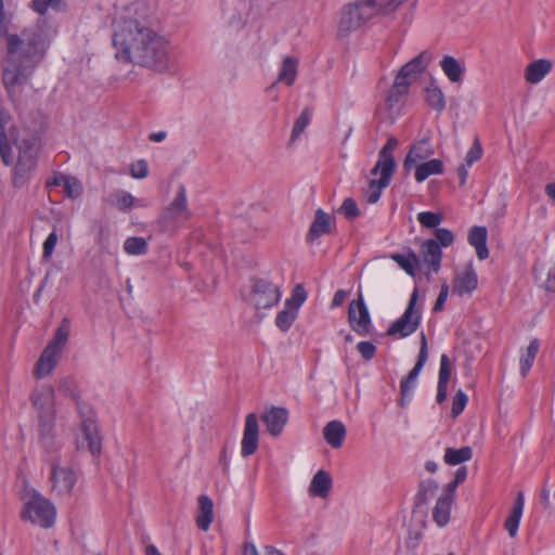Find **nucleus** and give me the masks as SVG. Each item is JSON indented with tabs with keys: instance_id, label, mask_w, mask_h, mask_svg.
<instances>
[{
	"instance_id": "f257e3e1",
	"label": "nucleus",
	"mask_w": 555,
	"mask_h": 555,
	"mask_svg": "<svg viewBox=\"0 0 555 555\" xmlns=\"http://www.w3.org/2000/svg\"><path fill=\"white\" fill-rule=\"evenodd\" d=\"M139 5L132 4L113 22L115 56L155 72L173 65L169 42L153 30L144 18L137 17Z\"/></svg>"
},
{
	"instance_id": "f03ea898",
	"label": "nucleus",
	"mask_w": 555,
	"mask_h": 555,
	"mask_svg": "<svg viewBox=\"0 0 555 555\" xmlns=\"http://www.w3.org/2000/svg\"><path fill=\"white\" fill-rule=\"evenodd\" d=\"M8 22L3 0H0V36L7 37L8 49L2 80L9 96L13 99L16 87L24 86L43 60L46 46L37 30L25 29L21 36L8 35Z\"/></svg>"
},
{
	"instance_id": "7ed1b4c3",
	"label": "nucleus",
	"mask_w": 555,
	"mask_h": 555,
	"mask_svg": "<svg viewBox=\"0 0 555 555\" xmlns=\"http://www.w3.org/2000/svg\"><path fill=\"white\" fill-rule=\"evenodd\" d=\"M397 146L398 140L395 137H390L378 153V159L372 168L371 175L376 176L379 173L380 177L378 179H372L365 191V197L370 204L378 202L383 190L390 183L391 177L396 170L393 151Z\"/></svg>"
},
{
	"instance_id": "20e7f679",
	"label": "nucleus",
	"mask_w": 555,
	"mask_h": 555,
	"mask_svg": "<svg viewBox=\"0 0 555 555\" xmlns=\"http://www.w3.org/2000/svg\"><path fill=\"white\" fill-rule=\"evenodd\" d=\"M69 334L70 321L67 318H64L56 328L53 338L39 357L34 370V374L37 378H43L54 370L61 353L68 341Z\"/></svg>"
},
{
	"instance_id": "39448f33",
	"label": "nucleus",
	"mask_w": 555,
	"mask_h": 555,
	"mask_svg": "<svg viewBox=\"0 0 555 555\" xmlns=\"http://www.w3.org/2000/svg\"><path fill=\"white\" fill-rule=\"evenodd\" d=\"M23 520L30 521L41 528H51L55 522V506L36 490L28 491L24 496L21 512Z\"/></svg>"
},
{
	"instance_id": "423d86ee",
	"label": "nucleus",
	"mask_w": 555,
	"mask_h": 555,
	"mask_svg": "<svg viewBox=\"0 0 555 555\" xmlns=\"http://www.w3.org/2000/svg\"><path fill=\"white\" fill-rule=\"evenodd\" d=\"M38 139L31 133L15 139L18 155L14 167L13 183L15 186L24 185L37 166Z\"/></svg>"
},
{
	"instance_id": "0eeeda50",
	"label": "nucleus",
	"mask_w": 555,
	"mask_h": 555,
	"mask_svg": "<svg viewBox=\"0 0 555 555\" xmlns=\"http://www.w3.org/2000/svg\"><path fill=\"white\" fill-rule=\"evenodd\" d=\"M377 16L379 14L371 0H356L341 9L338 31L341 35H348Z\"/></svg>"
},
{
	"instance_id": "6e6552de",
	"label": "nucleus",
	"mask_w": 555,
	"mask_h": 555,
	"mask_svg": "<svg viewBox=\"0 0 555 555\" xmlns=\"http://www.w3.org/2000/svg\"><path fill=\"white\" fill-rule=\"evenodd\" d=\"M191 218L188 205L186 189L183 184L178 186L175 198L166 206L157 219L163 232L175 231Z\"/></svg>"
},
{
	"instance_id": "1a4fd4ad",
	"label": "nucleus",
	"mask_w": 555,
	"mask_h": 555,
	"mask_svg": "<svg viewBox=\"0 0 555 555\" xmlns=\"http://www.w3.org/2000/svg\"><path fill=\"white\" fill-rule=\"evenodd\" d=\"M417 299L418 291L415 288L403 314L388 327V336L404 338L412 335L418 328L422 314L421 309H416Z\"/></svg>"
},
{
	"instance_id": "9d476101",
	"label": "nucleus",
	"mask_w": 555,
	"mask_h": 555,
	"mask_svg": "<svg viewBox=\"0 0 555 555\" xmlns=\"http://www.w3.org/2000/svg\"><path fill=\"white\" fill-rule=\"evenodd\" d=\"M281 299L279 286L266 279H253L249 295L250 304L257 309H270Z\"/></svg>"
},
{
	"instance_id": "9b49d317",
	"label": "nucleus",
	"mask_w": 555,
	"mask_h": 555,
	"mask_svg": "<svg viewBox=\"0 0 555 555\" xmlns=\"http://www.w3.org/2000/svg\"><path fill=\"white\" fill-rule=\"evenodd\" d=\"M51 490L57 495L69 494L76 482V472L68 466H62L60 460L56 456H51L49 460Z\"/></svg>"
},
{
	"instance_id": "f8f14e48",
	"label": "nucleus",
	"mask_w": 555,
	"mask_h": 555,
	"mask_svg": "<svg viewBox=\"0 0 555 555\" xmlns=\"http://www.w3.org/2000/svg\"><path fill=\"white\" fill-rule=\"evenodd\" d=\"M348 322L350 327L360 336H366L371 332V315L361 294L358 299L349 302Z\"/></svg>"
},
{
	"instance_id": "ddd939ff",
	"label": "nucleus",
	"mask_w": 555,
	"mask_h": 555,
	"mask_svg": "<svg viewBox=\"0 0 555 555\" xmlns=\"http://www.w3.org/2000/svg\"><path fill=\"white\" fill-rule=\"evenodd\" d=\"M431 57L428 52L423 51L415 57H413L410 62L404 64L395 80L398 82H402L405 85V88H410V86L417 79V76L428 66Z\"/></svg>"
},
{
	"instance_id": "4468645a",
	"label": "nucleus",
	"mask_w": 555,
	"mask_h": 555,
	"mask_svg": "<svg viewBox=\"0 0 555 555\" xmlns=\"http://www.w3.org/2000/svg\"><path fill=\"white\" fill-rule=\"evenodd\" d=\"M478 287V275L473 262L466 263L461 270L456 271L452 291L459 296L469 295Z\"/></svg>"
},
{
	"instance_id": "2eb2a0df",
	"label": "nucleus",
	"mask_w": 555,
	"mask_h": 555,
	"mask_svg": "<svg viewBox=\"0 0 555 555\" xmlns=\"http://www.w3.org/2000/svg\"><path fill=\"white\" fill-rule=\"evenodd\" d=\"M428 359L427 339L424 333L421 334V347L417 361L411 372L400 383L402 398L408 397L415 387L416 379Z\"/></svg>"
},
{
	"instance_id": "dca6fc26",
	"label": "nucleus",
	"mask_w": 555,
	"mask_h": 555,
	"mask_svg": "<svg viewBox=\"0 0 555 555\" xmlns=\"http://www.w3.org/2000/svg\"><path fill=\"white\" fill-rule=\"evenodd\" d=\"M259 426L255 413L246 415L243 438L241 441V454L243 457L253 455L258 449Z\"/></svg>"
},
{
	"instance_id": "f3484780",
	"label": "nucleus",
	"mask_w": 555,
	"mask_h": 555,
	"mask_svg": "<svg viewBox=\"0 0 555 555\" xmlns=\"http://www.w3.org/2000/svg\"><path fill=\"white\" fill-rule=\"evenodd\" d=\"M261 420L264 423L268 433L273 437H278L282 434L288 422V411L285 408L272 406L269 411L262 414Z\"/></svg>"
},
{
	"instance_id": "a211bd4d",
	"label": "nucleus",
	"mask_w": 555,
	"mask_h": 555,
	"mask_svg": "<svg viewBox=\"0 0 555 555\" xmlns=\"http://www.w3.org/2000/svg\"><path fill=\"white\" fill-rule=\"evenodd\" d=\"M334 227V220L330 214L322 209H317L313 221L309 228L306 240L308 243H312L322 235L330 234Z\"/></svg>"
},
{
	"instance_id": "6ab92c4d",
	"label": "nucleus",
	"mask_w": 555,
	"mask_h": 555,
	"mask_svg": "<svg viewBox=\"0 0 555 555\" xmlns=\"http://www.w3.org/2000/svg\"><path fill=\"white\" fill-rule=\"evenodd\" d=\"M37 416L40 441L46 449H50L53 446L56 410L37 412Z\"/></svg>"
},
{
	"instance_id": "aec40b11",
	"label": "nucleus",
	"mask_w": 555,
	"mask_h": 555,
	"mask_svg": "<svg viewBox=\"0 0 555 555\" xmlns=\"http://www.w3.org/2000/svg\"><path fill=\"white\" fill-rule=\"evenodd\" d=\"M409 89L402 82L393 81L385 101V106L389 113L390 122L400 114L403 101L408 95Z\"/></svg>"
},
{
	"instance_id": "412c9836",
	"label": "nucleus",
	"mask_w": 555,
	"mask_h": 555,
	"mask_svg": "<svg viewBox=\"0 0 555 555\" xmlns=\"http://www.w3.org/2000/svg\"><path fill=\"white\" fill-rule=\"evenodd\" d=\"M433 153L434 152L430 149L427 140H422L417 142L410 149L404 159V170L410 171L411 169H413L414 166L429 158L433 155Z\"/></svg>"
},
{
	"instance_id": "4be33fe9",
	"label": "nucleus",
	"mask_w": 555,
	"mask_h": 555,
	"mask_svg": "<svg viewBox=\"0 0 555 555\" xmlns=\"http://www.w3.org/2000/svg\"><path fill=\"white\" fill-rule=\"evenodd\" d=\"M108 205L117 208L120 211H128L134 205L138 207H144L145 204L141 199H137L129 192L125 190H115L106 198Z\"/></svg>"
},
{
	"instance_id": "5701e85b",
	"label": "nucleus",
	"mask_w": 555,
	"mask_h": 555,
	"mask_svg": "<svg viewBox=\"0 0 555 555\" xmlns=\"http://www.w3.org/2000/svg\"><path fill=\"white\" fill-rule=\"evenodd\" d=\"M198 512L196 515V526L202 531H207L214 520V503L212 500L206 495L201 494L197 499Z\"/></svg>"
},
{
	"instance_id": "b1692460",
	"label": "nucleus",
	"mask_w": 555,
	"mask_h": 555,
	"mask_svg": "<svg viewBox=\"0 0 555 555\" xmlns=\"http://www.w3.org/2000/svg\"><path fill=\"white\" fill-rule=\"evenodd\" d=\"M421 255L433 272H438L441 264L442 250L435 240H427L421 246Z\"/></svg>"
},
{
	"instance_id": "393cba45",
	"label": "nucleus",
	"mask_w": 555,
	"mask_h": 555,
	"mask_svg": "<svg viewBox=\"0 0 555 555\" xmlns=\"http://www.w3.org/2000/svg\"><path fill=\"white\" fill-rule=\"evenodd\" d=\"M54 389L50 385H43L31 395V403L37 412L55 409Z\"/></svg>"
},
{
	"instance_id": "a878e982",
	"label": "nucleus",
	"mask_w": 555,
	"mask_h": 555,
	"mask_svg": "<svg viewBox=\"0 0 555 555\" xmlns=\"http://www.w3.org/2000/svg\"><path fill=\"white\" fill-rule=\"evenodd\" d=\"M332 485L333 480L331 475L326 470L320 469L315 473L310 482L309 494L311 496L325 499L332 489Z\"/></svg>"
},
{
	"instance_id": "bb28decb",
	"label": "nucleus",
	"mask_w": 555,
	"mask_h": 555,
	"mask_svg": "<svg viewBox=\"0 0 555 555\" xmlns=\"http://www.w3.org/2000/svg\"><path fill=\"white\" fill-rule=\"evenodd\" d=\"M9 120L10 115L4 109L0 108V156L7 166L14 163L12 146L10 145L8 135L5 133V127Z\"/></svg>"
},
{
	"instance_id": "cd10ccee",
	"label": "nucleus",
	"mask_w": 555,
	"mask_h": 555,
	"mask_svg": "<svg viewBox=\"0 0 555 555\" xmlns=\"http://www.w3.org/2000/svg\"><path fill=\"white\" fill-rule=\"evenodd\" d=\"M346 433V426L340 421H331L323 429L325 441L334 449H338L343 446Z\"/></svg>"
},
{
	"instance_id": "c85d7f7f",
	"label": "nucleus",
	"mask_w": 555,
	"mask_h": 555,
	"mask_svg": "<svg viewBox=\"0 0 555 555\" xmlns=\"http://www.w3.org/2000/svg\"><path fill=\"white\" fill-rule=\"evenodd\" d=\"M525 506V496L522 492H519L516 496V500L513 504V508L507 516L504 527L507 530L511 538L516 537L519 522L522 516V511Z\"/></svg>"
},
{
	"instance_id": "c756f323",
	"label": "nucleus",
	"mask_w": 555,
	"mask_h": 555,
	"mask_svg": "<svg viewBox=\"0 0 555 555\" xmlns=\"http://www.w3.org/2000/svg\"><path fill=\"white\" fill-rule=\"evenodd\" d=\"M552 69L548 60L540 59L533 61L525 68V78L529 83H539Z\"/></svg>"
},
{
	"instance_id": "7c9ffc66",
	"label": "nucleus",
	"mask_w": 555,
	"mask_h": 555,
	"mask_svg": "<svg viewBox=\"0 0 555 555\" xmlns=\"http://www.w3.org/2000/svg\"><path fill=\"white\" fill-rule=\"evenodd\" d=\"M487 229L485 227H473L468 234V242L476 249V255L480 260L489 257L487 247Z\"/></svg>"
},
{
	"instance_id": "2f4dec72",
	"label": "nucleus",
	"mask_w": 555,
	"mask_h": 555,
	"mask_svg": "<svg viewBox=\"0 0 555 555\" xmlns=\"http://www.w3.org/2000/svg\"><path fill=\"white\" fill-rule=\"evenodd\" d=\"M82 431L85 440L88 442V449L93 455H99L101 452V437L98 427L91 417L82 421Z\"/></svg>"
},
{
	"instance_id": "473e14b6",
	"label": "nucleus",
	"mask_w": 555,
	"mask_h": 555,
	"mask_svg": "<svg viewBox=\"0 0 555 555\" xmlns=\"http://www.w3.org/2000/svg\"><path fill=\"white\" fill-rule=\"evenodd\" d=\"M415 169V180L421 183L434 175H441L443 172V164L440 159L433 158L427 162H422L413 167Z\"/></svg>"
},
{
	"instance_id": "72a5a7b5",
	"label": "nucleus",
	"mask_w": 555,
	"mask_h": 555,
	"mask_svg": "<svg viewBox=\"0 0 555 555\" xmlns=\"http://www.w3.org/2000/svg\"><path fill=\"white\" fill-rule=\"evenodd\" d=\"M540 349V341L538 338H533L530 340L529 346L521 353L519 364H520V374L522 377H526L529 373L530 369L533 365L534 359Z\"/></svg>"
},
{
	"instance_id": "f704fd0d",
	"label": "nucleus",
	"mask_w": 555,
	"mask_h": 555,
	"mask_svg": "<svg viewBox=\"0 0 555 555\" xmlns=\"http://www.w3.org/2000/svg\"><path fill=\"white\" fill-rule=\"evenodd\" d=\"M440 66L450 81L459 82L462 80L464 67L455 57L451 55H444L443 59L440 61Z\"/></svg>"
},
{
	"instance_id": "c9c22d12",
	"label": "nucleus",
	"mask_w": 555,
	"mask_h": 555,
	"mask_svg": "<svg viewBox=\"0 0 555 555\" xmlns=\"http://www.w3.org/2000/svg\"><path fill=\"white\" fill-rule=\"evenodd\" d=\"M473 449L468 446L460 449L447 448L443 455L446 464L455 466L472 460Z\"/></svg>"
},
{
	"instance_id": "e433bc0d",
	"label": "nucleus",
	"mask_w": 555,
	"mask_h": 555,
	"mask_svg": "<svg viewBox=\"0 0 555 555\" xmlns=\"http://www.w3.org/2000/svg\"><path fill=\"white\" fill-rule=\"evenodd\" d=\"M454 501L439 498L433 511V519L439 527H444L451 515V507Z\"/></svg>"
},
{
	"instance_id": "4c0bfd02",
	"label": "nucleus",
	"mask_w": 555,
	"mask_h": 555,
	"mask_svg": "<svg viewBox=\"0 0 555 555\" xmlns=\"http://www.w3.org/2000/svg\"><path fill=\"white\" fill-rule=\"evenodd\" d=\"M298 61L293 56H286L283 60L281 70L279 73L278 82L292 86L297 77Z\"/></svg>"
},
{
	"instance_id": "58836bf2",
	"label": "nucleus",
	"mask_w": 555,
	"mask_h": 555,
	"mask_svg": "<svg viewBox=\"0 0 555 555\" xmlns=\"http://www.w3.org/2000/svg\"><path fill=\"white\" fill-rule=\"evenodd\" d=\"M390 258L398 263V266L403 269L408 274H415V267L418 263V258L416 254L412 250L408 253V255L402 254H392Z\"/></svg>"
},
{
	"instance_id": "ea45409f",
	"label": "nucleus",
	"mask_w": 555,
	"mask_h": 555,
	"mask_svg": "<svg viewBox=\"0 0 555 555\" xmlns=\"http://www.w3.org/2000/svg\"><path fill=\"white\" fill-rule=\"evenodd\" d=\"M147 242L144 237L131 236L124 243V250L131 256L145 255L147 253Z\"/></svg>"
},
{
	"instance_id": "a19ab883",
	"label": "nucleus",
	"mask_w": 555,
	"mask_h": 555,
	"mask_svg": "<svg viewBox=\"0 0 555 555\" xmlns=\"http://www.w3.org/2000/svg\"><path fill=\"white\" fill-rule=\"evenodd\" d=\"M425 101L429 106L438 112L443 111L446 107L444 95L436 86H430L425 89Z\"/></svg>"
},
{
	"instance_id": "79ce46f5",
	"label": "nucleus",
	"mask_w": 555,
	"mask_h": 555,
	"mask_svg": "<svg viewBox=\"0 0 555 555\" xmlns=\"http://www.w3.org/2000/svg\"><path fill=\"white\" fill-rule=\"evenodd\" d=\"M297 311L294 308L284 305V309L281 310L275 318V325L282 331L287 332L293 325L297 318Z\"/></svg>"
},
{
	"instance_id": "37998d69",
	"label": "nucleus",
	"mask_w": 555,
	"mask_h": 555,
	"mask_svg": "<svg viewBox=\"0 0 555 555\" xmlns=\"http://www.w3.org/2000/svg\"><path fill=\"white\" fill-rule=\"evenodd\" d=\"M53 183L56 185H62L64 189V192L69 197H77L81 193V184L75 178L62 176L60 178H55Z\"/></svg>"
},
{
	"instance_id": "c03bdc74",
	"label": "nucleus",
	"mask_w": 555,
	"mask_h": 555,
	"mask_svg": "<svg viewBox=\"0 0 555 555\" xmlns=\"http://www.w3.org/2000/svg\"><path fill=\"white\" fill-rule=\"evenodd\" d=\"M311 116H312V109L310 107H306L301 112V114L295 120V124H294V127L292 130V135H291L292 141L297 140L300 137V134L305 131V129L311 121Z\"/></svg>"
},
{
	"instance_id": "a18cd8bd",
	"label": "nucleus",
	"mask_w": 555,
	"mask_h": 555,
	"mask_svg": "<svg viewBox=\"0 0 555 555\" xmlns=\"http://www.w3.org/2000/svg\"><path fill=\"white\" fill-rule=\"evenodd\" d=\"M438 482L434 479H427L421 482L417 493V500L421 503H426L429 498L434 496L438 490Z\"/></svg>"
},
{
	"instance_id": "49530a36",
	"label": "nucleus",
	"mask_w": 555,
	"mask_h": 555,
	"mask_svg": "<svg viewBox=\"0 0 555 555\" xmlns=\"http://www.w3.org/2000/svg\"><path fill=\"white\" fill-rule=\"evenodd\" d=\"M404 0H371L377 13L380 15H389L393 13Z\"/></svg>"
},
{
	"instance_id": "de8ad7c7",
	"label": "nucleus",
	"mask_w": 555,
	"mask_h": 555,
	"mask_svg": "<svg viewBox=\"0 0 555 555\" xmlns=\"http://www.w3.org/2000/svg\"><path fill=\"white\" fill-rule=\"evenodd\" d=\"M417 220L424 228L434 229L441 223L442 215L440 212L422 211L417 215Z\"/></svg>"
},
{
	"instance_id": "09e8293b",
	"label": "nucleus",
	"mask_w": 555,
	"mask_h": 555,
	"mask_svg": "<svg viewBox=\"0 0 555 555\" xmlns=\"http://www.w3.org/2000/svg\"><path fill=\"white\" fill-rule=\"evenodd\" d=\"M467 402V395L462 389H459L452 400L451 416L456 418L464 411Z\"/></svg>"
},
{
	"instance_id": "8fccbe9b",
	"label": "nucleus",
	"mask_w": 555,
	"mask_h": 555,
	"mask_svg": "<svg viewBox=\"0 0 555 555\" xmlns=\"http://www.w3.org/2000/svg\"><path fill=\"white\" fill-rule=\"evenodd\" d=\"M307 294L305 288L301 285H297L294 288L292 297L286 299L285 304L298 312L299 307L305 302Z\"/></svg>"
},
{
	"instance_id": "3c124183",
	"label": "nucleus",
	"mask_w": 555,
	"mask_h": 555,
	"mask_svg": "<svg viewBox=\"0 0 555 555\" xmlns=\"http://www.w3.org/2000/svg\"><path fill=\"white\" fill-rule=\"evenodd\" d=\"M451 377L450 360L447 354H442L440 359L438 385L448 386Z\"/></svg>"
},
{
	"instance_id": "603ef678",
	"label": "nucleus",
	"mask_w": 555,
	"mask_h": 555,
	"mask_svg": "<svg viewBox=\"0 0 555 555\" xmlns=\"http://www.w3.org/2000/svg\"><path fill=\"white\" fill-rule=\"evenodd\" d=\"M340 212L349 220H354L360 216V210L354 199L348 197L340 206Z\"/></svg>"
},
{
	"instance_id": "864d4df0",
	"label": "nucleus",
	"mask_w": 555,
	"mask_h": 555,
	"mask_svg": "<svg viewBox=\"0 0 555 555\" xmlns=\"http://www.w3.org/2000/svg\"><path fill=\"white\" fill-rule=\"evenodd\" d=\"M59 390L62 391L65 396L73 398L74 400L79 398L77 392V385L73 378L66 377L61 379L59 384Z\"/></svg>"
},
{
	"instance_id": "5fc2aeb1",
	"label": "nucleus",
	"mask_w": 555,
	"mask_h": 555,
	"mask_svg": "<svg viewBox=\"0 0 555 555\" xmlns=\"http://www.w3.org/2000/svg\"><path fill=\"white\" fill-rule=\"evenodd\" d=\"M435 236V241H437V243L440 245V248L449 247L454 242V234L449 229L446 228L436 229Z\"/></svg>"
},
{
	"instance_id": "6e6d98bb",
	"label": "nucleus",
	"mask_w": 555,
	"mask_h": 555,
	"mask_svg": "<svg viewBox=\"0 0 555 555\" xmlns=\"http://www.w3.org/2000/svg\"><path fill=\"white\" fill-rule=\"evenodd\" d=\"M130 175L134 179H144L149 175V166L144 159L137 160L130 166Z\"/></svg>"
},
{
	"instance_id": "4d7b16f0",
	"label": "nucleus",
	"mask_w": 555,
	"mask_h": 555,
	"mask_svg": "<svg viewBox=\"0 0 555 555\" xmlns=\"http://www.w3.org/2000/svg\"><path fill=\"white\" fill-rule=\"evenodd\" d=\"M482 155V149L479 141L476 139L470 149L467 151L465 156V164L472 166L475 162L480 159Z\"/></svg>"
},
{
	"instance_id": "13d9d810",
	"label": "nucleus",
	"mask_w": 555,
	"mask_h": 555,
	"mask_svg": "<svg viewBox=\"0 0 555 555\" xmlns=\"http://www.w3.org/2000/svg\"><path fill=\"white\" fill-rule=\"evenodd\" d=\"M62 0H33V9L40 15H44L49 8H56Z\"/></svg>"
},
{
	"instance_id": "bf43d9fd",
	"label": "nucleus",
	"mask_w": 555,
	"mask_h": 555,
	"mask_svg": "<svg viewBox=\"0 0 555 555\" xmlns=\"http://www.w3.org/2000/svg\"><path fill=\"white\" fill-rule=\"evenodd\" d=\"M357 350L365 361L372 360L376 353V347L370 341H360L357 345Z\"/></svg>"
},
{
	"instance_id": "052dcab7",
	"label": "nucleus",
	"mask_w": 555,
	"mask_h": 555,
	"mask_svg": "<svg viewBox=\"0 0 555 555\" xmlns=\"http://www.w3.org/2000/svg\"><path fill=\"white\" fill-rule=\"evenodd\" d=\"M57 243V234L55 231L51 232L43 243V258L48 259L52 256L54 247Z\"/></svg>"
},
{
	"instance_id": "680f3d73",
	"label": "nucleus",
	"mask_w": 555,
	"mask_h": 555,
	"mask_svg": "<svg viewBox=\"0 0 555 555\" xmlns=\"http://www.w3.org/2000/svg\"><path fill=\"white\" fill-rule=\"evenodd\" d=\"M448 295H449V286L447 283H443L440 288V293L437 297V300L434 305L433 311L438 312L443 309L446 300L448 298Z\"/></svg>"
},
{
	"instance_id": "e2e57ef3",
	"label": "nucleus",
	"mask_w": 555,
	"mask_h": 555,
	"mask_svg": "<svg viewBox=\"0 0 555 555\" xmlns=\"http://www.w3.org/2000/svg\"><path fill=\"white\" fill-rule=\"evenodd\" d=\"M460 483L456 482L455 480L449 482L446 488H444V491L441 495V498L443 499H450L451 501H454V493H455V490L457 488Z\"/></svg>"
},
{
	"instance_id": "0e129e2a",
	"label": "nucleus",
	"mask_w": 555,
	"mask_h": 555,
	"mask_svg": "<svg viewBox=\"0 0 555 555\" xmlns=\"http://www.w3.org/2000/svg\"><path fill=\"white\" fill-rule=\"evenodd\" d=\"M348 293L344 289H338L335 294H334V297L332 299V304H331V307L332 308H337L339 306L343 305V302L345 301L346 297H347Z\"/></svg>"
},
{
	"instance_id": "69168bd1",
	"label": "nucleus",
	"mask_w": 555,
	"mask_h": 555,
	"mask_svg": "<svg viewBox=\"0 0 555 555\" xmlns=\"http://www.w3.org/2000/svg\"><path fill=\"white\" fill-rule=\"evenodd\" d=\"M545 288L548 292H555V266L548 271L547 279L545 281Z\"/></svg>"
},
{
	"instance_id": "338daca9",
	"label": "nucleus",
	"mask_w": 555,
	"mask_h": 555,
	"mask_svg": "<svg viewBox=\"0 0 555 555\" xmlns=\"http://www.w3.org/2000/svg\"><path fill=\"white\" fill-rule=\"evenodd\" d=\"M76 401V404H77V410L79 412V414L81 415L82 417V421L88 418V417H91L89 414H91V411L90 409L82 402L79 401V398H77Z\"/></svg>"
},
{
	"instance_id": "774afa93",
	"label": "nucleus",
	"mask_w": 555,
	"mask_h": 555,
	"mask_svg": "<svg viewBox=\"0 0 555 555\" xmlns=\"http://www.w3.org/2000/svg\"><path fill=\"white\" fill-rule=\"evenodd\" d=\"M469 166H467L465 163L462 164L459 168H457V175H459V178H460V184L461 185H464L466 180H467V176H468V168Z\"/></svg>"
}]
</instances>
